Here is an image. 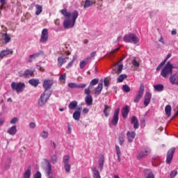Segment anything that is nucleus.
Here are the masks:
<instances>
[{
	"instance_id": "0e129e2a",
	"label": "nucleus",
	"mask_w": 178,
	"mask_h": 178,
	"mask_svg": "<svg viewBox=\"0 0 178 178\" xmlns=\"http://www.w3.org/2000/svg\"><path fill=\"white\" fill-rule=\"evenodd\" d=\"M4 123H5V119L0 118V126H3Z\"/></svg>"
},
{
	"instance_id": "423d86ee",
	"label": "nucleus",
	"mask_w": 178,
	"mask_h": 178,
	"mask_svg": "<svg viewBox=\"0 0 178 178\" xmlns=\"http://www.w3.org/2000/svg\"><path fill=\"white\" fill-rule=\"evenodd\" d=\"M175 151H176V148L175 147H172L168 151L166 161H165L168 165H170V163H172V161H173V155H175Z\"/></svg>"
},
{
	"instance_id": "1a4fd4ad",
	"label": "nucleus",
	"mask_w": 178,
	"mask_h": 178,
	"mask_svg": "<svg viewBox=\"0 0 178 178\" xmlns=\"http://www.w3.org/2000/svg\"><path fill=\"white\" fill-rule=\"evenodd\" d=\"M119 112H120V108L115 109L114 111L113 117L111 120V123L113 124V126L118 125V122H119Z\"/></svg>"
},
{
	"instance_id": "c85d7f7f",
	"label": "nucleus",
	"mask_w": 178,
	"mask_h": 178,
	"mask_svg": "<svg viewBox=\"0 0 178 178\" xmlns=\"http://www.w3.org/2000/svg\"><path fill=\"white\" fill-rule=\"evenodd\" d=\"M34 74V71L31 70H26L24 71V77L25 79H27L29 77H31Z\"/></svg>"
},
{
	"instance_id": "aec40b11",
	"label": "nucleus",
	"mask_w": 178,
	"mask_h": 178,
	"mask_svg": "<svg viewBox=\"0 0 178 178\" xmlns=\"http://www.w3.org/2000/svg\"><path fill=\"white\" fill-rule=\"evenodd\" d=\"M1 37L5 44H9V42H10L11 38L10 36L8 35V32L3 33Z\"/></svg>"
},
{
	"instance_id": "cd10ccee",
	"label": "nucleus",
	"mask_w": 178,
	"mask_h": 178,
	"mask_svg": "<svg viewBox=\"0 0 178 178\" xmlns=\"http://www.w3.org/2000/svg\"><path fill=\"white\" fill-rule=\"evenodd\" d=\"M29 84H31V86H33V87H37L38 84H40V80L32 79L29 80Z\"/></svg>"
},
{
	"instance_id": "a19ab883",
	"label": "nucleus",
	"mask_w": 178,
	"mask_h": 178,
	"mask_svg": "<svg viewBox=\"0 0 178 178\" xmlns=\"http://www.w3.org/2000/svg\"><path fill=\"white\" fill-rule=\"evenodd\" d=\"M65 60L63 59V57L60 56L58 58V66H59V67H62V65L64 63Z\"/></svg>"
},
{
	"instance_id": "393cba45",
	"label": "nucleus",
	"mask_w": 178,
	"mask_h": 178,
	"mask_svg": "<svg viewBox=\"0 0 178 178\" xmlns=\"http://www.w3.org/2000/svg\"><path fill=\"white\" fill-rule=\"evenodd\" d=\"M7 133L10 134V136H15V134L17 133V129L16 126H13L10 129H8Z\"/></svg>"
},
{
	"instance_id": "2f4dec72",
	"label": "nucleus",
	"mask_w": 178,
	"mask_h": 178,
	"mask_svg": "<svg viewBox=\"0 0 178 178\" xmlns=\"http://www.w3.org/2000/svg\"><path fill=\"white\" fill-rule=\"evenodd\" d=\"M111 109H112V108L110 106H108V105L104 106L103 112H104V116L106 118H108V116H109V113H108V111L109 112V111H111Z\"/></svg>"
},
{
	"instance_id": "473e14b6",
	"label": "nucleus",
	"mask_w": 178,
	"mask_h": 178,
	"mask_svg": "<svg viewBox=\"0 0 178 178\" xmlns=\"http://www.w3.org/2000/svg\"><path fill=\"white\" fill-rule=\"evenodd\" d=\"M61 14L65 16V17H72V13L67 12V10L66 8H64L60 10Z\"/></svg>"
},
{
	"instance_id": "412c9836",
	"label": "nucleus",
	"mask_w": 178,
	"mask_h": 178,
	"mask_svg": "<svg viewBox=\"0 0 178 178\" xmlns=\"http://www.w3.org/2000/svg\"><path fill=\"white\" fill-rule=\"evenodd\" d=\"M104 162H105V156H104V154H102L99 159V169L100 171H102V169H104Z\"/></svg>"
},
{
	"instance_id": "052dcab7",
	"label": "nucleus",
	"mask_w": 178,
	"mask_h": 178,
	"mask_svg": "<svg viewBox=\"0 0 178 178\" xmlns=\"http://www.w3.org/2000/svg\"><path fill=\"white\" fill-rule=\"evenodd\" d=\"M67 134H70L72 133V128L70 127V124H67Z\"/></svg>"
},
{
	"instance_id": "2eb2a0df",
	"label": "nucleus",
	"mask_w": 178,
	"mask_h": 178,
	"mask_svg": "<svg viewBox=\"0 0 178 178\" xmlns=\"http://www.w3.org/2000/svg\"><path fill=\"white\" fill-rule=\"evenodd\" d=\"M44 161L47 165V166L45 168L46 173L47 176H49L52 172V166L51 165V163H49V160L44 159Z\"/></svg>"
},
{
	"instance_id": "a18cd8bd",
	"label": "nucleus",
	"mask_w": 178,
	"mask_h": 178,
	"mask_svg": "<svg viewBox=\"0 0 178 178\" xmlns=\"http://www.w3.org/2000/svg\"><path fill=\"white\" fill-rule=\"evenodd\" d=\"M88 63V61H86V60L81 61L79 64L80 69H84V67H86Z\"/></svg>"
},
{
	"instance_id": "13d9d810",
	"label": "nucleus",
	"mask_w": 178,
	"mask_h": 178,
	"mask_svg": "<svg viewBox=\"0 0 178 178\" xmlns=\"http://www.w3.org/2000/svg\"><path fill=\"white\" fill-rule=\"evenodd\" d=\"M104 83L105 87H109V84H111V83H109V80H107L106 79H104Z\"/></svg>"
},
{
	"instance_id": "b1692460",
	"label": "nucleus",
	"mask_w": 178,
	"mask_h": 178,
	"mask_svg": "<svg viewBox=\"0 0 178 178\" xmlns=\"http://www.w3.org/2000/svg\"><path fill=\"white\" fill-rule=\"evenodd\" d=\"M115 151L118 156V161L120 163V162H122V159L120 158V156H122V152L120 151V147L118 145H115Z\"/></svg>"
},
{
	"instance_id": "bf43d9fd",
	"label": "nucleus",
	"mask_w": 178,
	"mask_h": 178,
	"mask_svg": "<svg viewBox=\"0 0 178 178\" xmlns=\"http://www.w3.org/2000/svg\"><path fill=\"white\" fill-rule=\"evenodd\" d=\"M123 70V65H120L118 70V73L120 74L122 73V71Z\"/></svg>"
},
{
	"instance_id": "c03bdc74",
	"label": "nucleus",
	"mask_w": 178,
	"mask_h": 178,
	"mask_svg": "<svg viewBox=\"0 0 178 178\" xmlns=\"http://www.w3.org/2000/svg\"><path fill=\"white\" fill-rule=\"evenodd\" d=\"M64 168H65V172H67V173H69V172H70V169L72 168V166L68 163L64 164Z\"/></svg>"
},
{
	"instance_id": "4be33fe9",
	"label": "nucleus",
	"mask_w": 178,
	"mask_h": 178,
	"mask_svg": "<svg viewBox=\"0 0 178 178\" xmlns=\"http://www.w3.org/2000/svg\"><path fill=\"white\" fill-rule=\"evenodd\" d=\"M145 178H155V175L151 169L145 170Z\"/></svg>"
},
{
	"instance_id": "f3484780",
	"label": "nucleus",
	"mask_w": 178,
	"mask_h": 178,
	"mask_svg": "<svg viewBox=\"0 0 178 178\" xmlns=\"http://www.w3.org/2000/svg\"><path fill=\"white\" fill-rule=\"evenodd\" d=\"M81 116V107L77 108V111H74L73 113V118L74 120H80Z\"/></svg>"
},
{
	"instance_id": "4d7b16f0",
	"label": "nucleus",
	"mask_w": 178,
	"mask_h": 178,
	"mask_svg": "<svg viewBox=\"0 0 178 178\" xmlns=\"http://www.w3.org/2000/svg\"><path fill=\"white\" fill-rule=\"evenodd\" d=\"M15 123H17V118H13L10 120V124H15Z\"/></svg>"
},
{
	"instance_id": "e2e57ef3",
	"label": "nucleus",
	"mask_w": 178,
	"mask_h": 178,
	"mask_svg": "<svg viewBox=\"0 0 178 178\" xmlns=\"http://www.w3.org/2000/svg\"><path fill=\"white\" fill-rule=\"evenodd\" d=\"M34 178H41V172H40L39 171H38L36 172V174L35 175V177Z\"/></svg>"
},
{
	"instance_id": "f257e3e1",
	"label": "nucleus",
	"mask_w": 178,
	"mask_h": 178,
	"mask_svg": "<svg viewBox=\"0 0 178 178\" xmlns=\"http://www.w3.org/2000/svg\"><path fill=\"white\" fill-rule=\"evenodd\" d=\"M72 19L70 17H67L65 19L63 22V26L65 29H73L74 27V24H76V20L77 17H79V12L77 10H74L72 13Z\"/></svg>"
},
{
	"instance_id": "338daca9",
	"label": "nucleus",
	"mask_w": 178,
	"mask_h": 178,
	"mask_svg": "<svg viewBox=\"0 0 178 178\" xmlns=\"http://www.w3.org/2000/svg\"><path fill=\"white\" fill-rule=\"evenodd\" d=\"M89 111H90V110H89L88 108H84L83 109V112L85 114L88 113Z\"/></svg>"
},
{
	"instance_id": "ddd939ff",
	"label": "nucleus",
	"mask_w": 178,
	"mask_h": 178,
	"mask_svg": "<svg viewBox=\"0 0 178 178\" xmlns=\"http://www.w3.org/2000/svg\"><path fill=\"white\" fill-rule=\"evenodd\" d=\"M8 55H13V50L12 49H6L0 51V58L1 59H3V58L8 56Z\"/></svg>"
},
{
	"instance_id": "37998d69",
	"label": "nucleus",
	"mask_w": 178,
	"mask_h": 178,
	"mask_svg": "<svg viewBox=\"0 0 178 178\" xmlns=\"http://www.w3.org/2000/svg\"><path fill=\"white\" fill-rule=\"evenodd\" d=\"M63 159L64 164L69 163V162L70 161V156L65 155L63 156Z\"/></svg>"
},
{
	"instance_id": "f704fd0d",
	"label": "nucleus",
	"mask_w": 178,
	"mask_h": 178,
	"mask_svg": "<svg viewBox=\"0 0 178 178\" xmlns=\"http://www.w3.org/2000/svg\"><path fill=\"white\" fill-rule=\"evenodd\" d=\"M165 112L167 116H170V115H172V106H170V105H167L165 108Z\"/></svg>"
},
{
	"instance_id": "5701e85b",
	"label": "nucleus",
	"mask_w": 178,
	"mask_h": 178,
	"mask_svg": "<svg viewBox=\"0 0 178 178\" xmlns=\"http://www.w3.org/2000/svg\"><path fill=\"white\" fill-rule=\"evenodd\" d=\"M131 124H134V129H138L140 127L138 124V119H137V117L133 116L131 120Z\"/></svg>"
},
{
	"instance_id": "3c124183",
	"label": "nucleus",
	"mask_w": 178,
	"mask_h": 178,
	"mask_svg": "<svg viewBox=\"0 0 178 178\" xmlns=\"http://www.w3.org/2000/svg\"><path fill=\"white\" fill-rule=\"evenodd\" d=\"M74 60H76V58H73L72 60L67 64L66 69H70V67L73 66V63H74Z\"/></svg>"
},
{
	"instance_id": "7c9ffc66",
	"label": "nucleus",
	"mask_w": 178,
	"mask_h": 178,
	"mask_svg": "<svg viewBox=\"0 0 178 178\" xmlns=\"http://www.w3.org/2000/svg\"><path fill=\"white\" fill-rule=\"evenodd\" d=\"M154 88L155 91H158L159 92H161V91H163L165 87L162 84H157L154 86Z\"/></svg>"
},
{
	"instance_id": "20e7f679",
	"label": "nucleus",
	"mask_w": 178,
	"mask_h": 178,
	"mask_svg": "<svg viewBox=\"0 0 178 178\" xmlns=\"http://www.w3.org/2000/svg\"><path fill=\"white\" fill-rule=\"evenodd\" d=\"M26 88V84L22 82H12L11 83V88L13 91H16L17 92H22L23 90Z\"/></svg>"
},
{
	"instance_id": "49530a36",
	"label": "nucleus",
	"mask_w": 178,
	"mask_h": 178,
	"mask_svg": "<svg viewBox=\"0 0 178 178\" xmlns=\"http://www.w3.org/2000/svg\"><path fill=\"white\" fill-rule=\"evenodd\" d=\"M0 10L5 9V5H6V0H0Z\"/></svg>"
},
{
	"instance_id": "774afa93",
	"label": "nucleus",
	"mask_w": 178,
	"mask_h": 178,
	"mask_svg": "<svg viewBox=\"0 0 178 178\" xmlns=\"http://www.w3.org/2000/svg\"><path fill=\"white\" fill-rule=\"evenodd\" d=\"M19 77H24V72L23 73L22 72H19Z\"/></svg>"
},
{
	"instance_id": "09e8293b",
	"label": "nucleus",
	"mask_w": 178,
	"mask_h": 178,
	"mask_svg": "<svg viewBox=\"0 0 178 178\" xmlns=\"http://www.w3.org/2000/svg\"><path fill=\"white\" fill-rule=\"evenodd\" d=\"M122 90L124 92H130V87H129L127 85H123L122 86Z\"/></svg>"
},
{
	"instance_id": "79ce46f5",
	"label": "nucleus",
	"mask_w": 178,
	"mask_h": 178,
	"mask_svg": "<svg viewBox=\"0 0 178 178\" xmlns=\"http://www.w3.org/2000/svg\"><path fill=\"white\" fill-rule=\"evenodd\" d=\"M59 80L61 81V83L65 84L66 82V74H62L59 77Z\"/></svg>"
},
{
	"instance_id": "a211bd4d",
	"label": "nucleus",
	"mask_w": 178,
	"mask_h": 178,
	"mask_svg": "<svg viewBox=\"0 0 178 178\" xmlns=\"http://www.w3.org/2000/svg\"><path fill=\"white\" fill-rule=\"evenodd\" d=\"M127 136L128 138V141L129 143H133V140L136 138V132L135 131H128L127 133Z\"/></svg>"
},
{
	"instance_id": "8fccbe9b",
	"label": "nucleus",
	"mask_w": 178,
	"mask_h": 178,
	"mask_svg": "<svg viewBox=\"0 0 178 178\" xmlns=\"http://www.w3.org/2000/svg\"><path fill=\"white\" fill-rule=\"evenodd\" d=\"M48 136H49V134L47 131H43L42 132V138H48Z\"/></svg>"
},
{
	"instance_id": "f8f14e48",
	"label": "nucleus",
	"mask_w": 178,
	"mask_h": 178,
	"mask_svg": "<svg viewBox=\"0 0 178 178\" xmlns=\"http://www.w3.org/2000/svg\"><path fill=\"white\" fill-rule=\"evenodd\" d=\"M53 84V80L45 79L43 83V88H44V92H47L48 90L52 87Z\"/></svg>"
},
{
	"instance_id": "c9c22d12",
	"label": "nucleus",
	"mask_w": 178,
	"mask_h": 178,
	"mask_svg": "<svg viewBox=\"0 0 178 178\" xmlns=\"http://www.w3.org/2000/svg\"><path fill=\"white\" fill-rule=\"evenodd\" d=\"M35 15L38 16V15H40L42 12V6L38 4L35 5Z\"/></svg>"
},
{
	"instance_id": "9b49d317",
	"label": "nucleus",
	"mask_w": 178,
	"mask_h": 178,
	"mask_svg": "<svg viewBox=\"0 0 178 178\" xmlns=\"http://www.w3.org/2000/svg\"><path fill=\"white\" fill-rule=\"evenodd\" d=\"M151 154V150L149 149H145L144 151H140L137 153L136 158L140 161V159H143V158H145L147 155H149Z\"/></svg>"
},
{
	"instance_id": "39448f33",
	"label": "nucleus",
	"mask_w": 178,
	"mask_h": 178,
	"mask_svg": "<svg viewBox=\"0 0 178 178\" xmlns=\"http://www.w3.org/2000/svg\"><path fill=\"white\" fill-rule=\"evenodd\" d=\"M49 97H51V93H47V92H44L39 98L38 106H44V105L48 102Z\"/></svg>"
},
{
	"instance_id": "4468645a",
	"label": "nucleus",
	"mask_w": 178,
	"mask_h": 178,
	"mask_svg": "<svg viewBox=\"0 0 178 178\" xmlns=\"http://www.w3.org/2000/svg\"><path fill=\"white\" fill-rule=\"evenodd\" d=\"M40 56H44V51H40L39 52H36L32 55L29 56V62H33V59H35L36 58H40Z\"/></svg>"
},
{
	"instance_id": "ea45409f",
	"label": "nucleus",
	"mask_w": 178,
	"mask_h": 178,
	"mask_svg": "<svg viewBox=\"0 0 178 178\" xmlns=\"http://www.w3.org/2000/svg\"><path fill=\"white\" fill-rule=\"evenodd\" d=\"M93 178H101V175H99V172L97 169H94L92 171Z\"/></svg>"
},
{
	"instance_id": "9d476101",
	"label": "nucleus",
	"mask_w": 178,
	"mask_h": 178,
	"mask_svg": "<svg viewBox=\"0 0 178 178\" xmlns=\"http://www.w3.org/2000/svg\"><path fill=\"white\" fill-rule=\"evenodd\" d=\"M48 37H49L48 29H42V34L40 38V42L44 44V42H47V41H48Z\"/></svg>"
},
{
	"instance_id": "58836bf2",
	"label": "nucleus",
	"mask_w": 178,
	"mask_h": 178,
	"mask_svg": "<svg viewBox=\"0 0 178 178\" xmlns=\"http://www.w3.org/2000/svg\"><path fill=\"white\" fill-rule=\"evenodd\" d=\"M124 79H127V75L124 74H121L118 77L117 81L118 83H122Z\"/></svg>"
},
{
	"instance_id": "5fc2aeb1",
	"label": "nucleus",
	"mask_w": 178,
	"mask_h": 178,
	"mask_svg": "<svg viewBox=\"0 0 178 178\" xmlns=\"http://www.w3.org/2000/svg\"><path fill=\"white\" fill-rule=\"evenodd\" d=\"M132 65L135 66V67H140V63L136 60V59L133 60L132 61Z\"/></svg>"
},
{
	"instance_id": "7ed1b4c3",
	"label": "nucleus",
	"mask_w": 178,
	"mask_h": 178,
	"mask_svg": "<svg viewBox=\"0 0 178 178\" xmlns=\"http://www.w3.org/2000/svg\"><path fill=\"white\" fill-rule=\"evenodd\" d=\"M124 41L125 42H131L134 44H137L140 41L137 35L134 33H129L124 36Z\"/></svg>"
},
{
	"instance_id": "680f3d73",
	"label": "nucleus",
	"mask_w": 178,
	"mask_h": 178,
	"mask_svg": "<svg viewBox=\"0 0 178 178\" xmlns=\"http://www.w3.org/2000/svg\"><path fill=\"white\" fill-rule=\"evenodd\" d=\"M30 129H35V122H31L29 124Z\"/></svg>"
},
{
	"instance_id": "4c0bfd02",
	"label": "nucleus",
	"mask_w": 178,
	"mask_h": 178,
	"mask_svg": "<svg viewBox=\"0 0 178 178\" xmlns=\"http://www.w3.org/2000/svg\"><path fill=\"white\" fill-rule=\"evenodd\" d=\"M118 140H119L120 145H123L124 143V134H120Z\"/></svg>"
},
{
	"instance_id": "f03ea898",
	"label": "nucleus",
	"mask_w": 178,
	"mask_h": 178,
	"mask_svg": "<svg viewBox=\"0 0 178 178\" xmlns=\"http://www.w3.org/2000/svg\"><path fill=\"white\" fill-rule=\"evenodd\" d=\"M173 73V65L170 63V62H168L163 69L161 72V75L164 79H167L169 76L172 75Z\"/></svg>"
},
{
	"instance_id": "69168bd1",
	"label": "nucleus",
	"mask_w": 178,
	"mask_h": 178,
	"mask_svg": "<svg viewBox=\"0 0 178 178\" xmlns=\"http://www.w3.org/2000/svg\"><path fill=\"white\" fill-rule=\"evenodd\" d=\"M1 29H3V31H4V33H8V28H6V26L1 25Z\"/></svg>"
},
{
	"instance_id": "dca6fc26",
	"label": "nucleus",
	"mask_w": 178,
	"mask_h": 178,
	"mask_svg": "<svg viewBox=\"0 0 178 178\" xmlns=\"http://www.w3.org/2000/svg\"><path fill=\"white\" fill-rule=\"evenodd\" d=\"M103 83L102 81L101 83H99L98 86L97 88H95V97H98V95H99V94H101V92H102V89L103 88Z\"/></svg>"
},
{
	"instance_id": "bb28decb",
	"label": "nucleus",
	"mask_w": 178,
	"mask_h": 178,
	"mask_svg": "<svg viewBox=\"0 0 178 178\" xmlns=\"http://www.w3.org/2000/svg\"><path fill=\"white\" fill-rule=\"evenodd\" d=\"M129 112H130V110H129V106H125L122 111V118H124V119H126V118H127Z\"/></svg>"
},
{
	"instance_id": "72a5a7b5",
	"label": "nucleus",
	"mask_w": 178,
	"mask_h": 178,
	"mask_svg": "<svg viewBox=\"0 0 178 178\" xmlns=\"http://www.w3.org/2000/svg\"><path fill=\"white\" fill-rule=\"evenodd\" d=\"M31 176V168L29 167L24 173V178H30Z\"/></svg>"
},
{
	"instance_id": "6e6552de",
	"label": "nucleus",
	"mask_w": 178,
	"mask_h": 178,
	"mask_svg": "<svg viewBox=\"0 0 178 178\" xmlns=\"http://www.w3.org/2000/svg\"><path fill=\"white\" fill-rule=\"evenodd\" d=\"M84 93L86 97H85L86 104L88 106L92 105V96H91V90L85 89Z\"/></svg>"
},
{
	"instance_id": "de8ad7c7",
	"label": "nucleus",
	"mask_w": 178,
	"mask_h": 178,
	"mask_svg": "<svg viewBox=\"0 0 178 178\" xmlns=\"http://www.w3.org/2000/svg\"><path fill=\"white\" fill-rule=\"evenodd\" d=\"M51 162L53 164H55V163H56V162H58V157L56 156V155L51 156Z\"/></svg>"
},
{
	"instance_id": "e433bc0d",
	"label": "nucleus",
	"mask_w": 178,
	"mask_h": 178,
	"mask_svg": "<svg viewBox=\"0 0 178 178\" xmlns=\"http://www.w3.org/2000/svg\"><path fill=\"white\" fill-rule=\"evenodd\" d=\"M94 5V2L90 0H86L85 5L83 6L84 9L87 8H90V6H92Z\"/></svg>"
},
{
	"instance_id": "603ef678",
	"label": "nucleus",
	"mask_w": 178,
	"mask_h": 178,
	"mask_svg": "<svg viewBox=\"0 0 178 178\" xmlns=\"http://www.w3.org/2000/svg\"><path fill=\"white\" fill-rule=\"evenodd\" d=\"M176 176H177V171H171L170 172V178H174V177H176Z\"/></svg>"
},
{
	"instance_id": "6ab92c4d",
	"label": "nucleus",
	"mask_w": 178,
	"mask_h": 178,
	"mask_svg": "<svg viewBox=\"0 0 178 178\" xmlns=\"http://www.w3.org/2000/svg\"><path fill=\"white\" fill-rule=\"evenodd\" d=\"M152 95L149 92H147L145 95L144 105L145 106H148L149 102H151Z\"/></svg>"
},
{
	"instance_id": "864d4df0",
	"label": "nucleus",
	"mask_w": 178,
	"mask_h": 178,
	"mask_svg": "<svg viewBox=\"0 0 178 178\" xmlns=\"http://www.w3.org/2000/svg\"><path fill=\"white\" fill-rule=\"evenodd\" d=\"M68 87L70 88H77V84L76 83H68Z\"/></svg>"
},
{
	"instance_id": "a878e982",
	"label": "nucleus",
	"mask_w": 178,
	"mask_h": 178,
	"mask_svg": "<svg viewBox=\"0 0 178 178\" xmlns=\"http://www.w3.org/2000/svg\"><path fill=\"white\" fill-rule=\"evenodd\" d=\"M99 81V80L98 79H93L90 83V85L88 88H86L85 90H91V88H92V86H97V84H98V82Z\"/></svg>"
},
{
	"instance_id": "6e6d98bb",
	"label": "nucleus",
	"mask_w": 178,
	"mask_h": 178,
	"mask_svg": "<svg viewBox=\"0 0 178 178\" xmlns=\"http://www.w3.org/2000/svg\"><path fill=\"white\" fill-rule=\"evenodd\" d=\"M87 87V84L86 83H81L77 85V88H86Z\"/></svg>"
},
{
	"instance_id": "c756f323",
	"label": "nucleus",
	"mask_w": 178,
	"mask_h": 178,
	"mask_svg": "<svg viewBox=\"0 0 178 178\" xmlns=\"http://www.w3.org/2000/svg\"><path fill=\"white\" fill-rule=\"evenodd\" d=\"M69 109H72V111L77 108V101L74 100L71 102L68 105Z\"/></svg>"
},
{
	"instance_id": "0eeeda50",
	"label": "nucleus",
	"mask_w": 178,
	"mask_h": 178,
	"mask_svg": "<svg viewBox=\"0 0 178 178\" xmlns=\"http://www.w3.org/2000/svg\"><path fill=\"white\" fill-rule=\"evenodd\" d=\"M144 84H140V89L134 99V102L137 104L140 102V98H143V95H144Z\"/></svg>"
}]
</instances>
